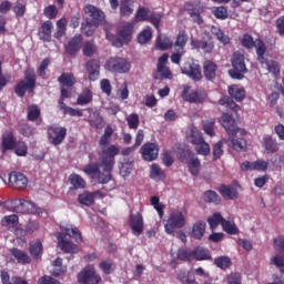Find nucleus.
<instances>
[{"mask_svg": "<svg viewBox=\"0 0 284 284\" xmlns=\"http://www.w3.org/2000/svg\"><path fill=\"white\" fill-rule=\"evenodd\" d=\"M178 278L182 284H199V282H196V276H194V273L191 272H183L180 271L178 274Z\"/></svg>", "mask_w": 284, "mask_h": 284, "instance_id": "obj_48", "label": "nucleus"}, {"mask_svg": "<svg viewBox=\"0 0 284 284\" xmlns=\"http://www.w3.org/2000/svg\"><path fill=\"white\" fill-rule=\"evenodd\" d=\"M204 203H213V205H221V196L216 191L207 190L203 194Z\"/></svg>", "mask_w": 284, "mask_h": 284, "instance_id": "obj_41", "label": "nucleus"}, {"mask_svg": "<svg viewBox=\"0 0 284 284\" xmlns=\"http://www.w3.org/2000/svg\"><path fill=\"white\" fill-rule=\"evenodd\" d=\"M29 254L32 258H41L43 254V243L41 241H33L29 243Z\"/></svg>", "mask_w": 284, "mask_h": 284, "instance_id": "obj_37", "label": "nucleus"}, {"mask_svg": "<svg viewBox=\"0 0 284 284\" xmlns=\"http://www.w3.org/2000/svg\"><path fill=\"white\" fill-rule=\"evenodd\" d=\"M182 227H185V215L181 211H173L164 224L166 234H174L175 230Z\"/></svg>", "mask_w": 284, "mask_h": 284, "instance_id": "obj_5", "label": "nucleus"}, {"mask_svg": "<svg viewBox=\"0 0 284 284\" xmlns=\"http://www.w3.org/2000/svg\"><path fill=\"white\" fill-rule=\"evenodd\" d=\"M112 134H114V130L111 125H108L99 141L100 152H98V154L100 168H102L103 172L100 171L95 176L98 178V183H101L102 185L112 181V171L116 163L115 159L121 152L119 146L110 144V141H112Z\"/></svg>", "mask_w": 284, "mask_h": 284, "instance_id": "obj_1", "label": "nucleus"}, {"mask_svg": "<svg viewBox=\"0 0 284 284\" xmlns=\"http://www.w3.org/2000/svg\"><path fill=\"white\" fill-rule=\"evenodd\" d=\"M129 225L132 230L133 236H141L144 230L143 214H131L129 217Z\"/></svg>", "mask_w": 284, "mask_h": 284, "instance_id": "obj_15", "label": "nucleus"}, {"mask_svg": "<svg viewBox=\"0 0 284 284\" xmlns=\"http://www.w3.org/2000/svg\"><path fill=\"white\" fill-rule=\"evenodd\" d=\"M223 221H225V219L221 213H214L211 217L207 219V223L211 230H216L220 224L223 225Z\"/></svg>", "mask_w": 284, "mask_h": 284, "instance_id": "obj_58", "label": "nucleus"}, {"mask_svg": "<svg viewBox=\"0 0 284 284\" xmlns=\"http://www.w3.org/2000/svg\"><path fill=\"white\" fill-rule=\"evenodd\" d=\"M219 105H224L227 110H233V112H239V110H241V106L230 97H222L219 100Z\"/></svg>", "mask_w": 284, "mask_h": 284, "instance_id": "obj_54", "label": "nucleus"}, {"mask_svg": "<svg viewBox=\"0 0 284 284\" xmlns=\"http://www.w3.org/2000/svg\"><path fill=\"white\" fill-rule=\"evenodd\" d=\"M1 225L3 227H8V230L12 227H17V225H19V215L17 214L6 215L1 221Z\"/></svg>", "mask_w": 284, "mask_h": 284, "instance_id": "obj_53", "label": "nucleus"}, {"mask_svg": "<svg viewBox=\"0 0 284 284\" xmlns=\"http://www.w3.org/2000/svg\"><path fill=\"white\" fill-rule=\"evenodd\" d=\"M222 230L226 232V234H230L231 236H234L239 234L240 230L239 226L234 223V221L225 220L222 222Z\"/></svg>", "mask_w": 284, "mask_h": 284, "instance_id": "obj_47", "label": "nucleus"}, {"mask_svg": "<svg viewBox=\"0 0 284 284\" xmlns=\"http://www.w3.org/2000/svg\"><path fill=\"white\" fill-rule=\"evenodd\" d=\"M17 146V136L12 131H6L1 136V149L2 152H8L10 150H14Z\"/></svg>", "mask_w": 284, "mask_h": 284, "instance_id": "obj_19", "label": "nucleus"}, {"mask_svg": "<svg viewBox=\"0 0 284 284\" xmlns=\"http://www.w3.org/2000/svg\"><path fill=\"white\" fill-rule=\"evenodd\" d=\"M211 34L217 39L223 45H227L230 43V36L225 34L223 30L219 27H212L211 28Z\"/></svg>", "mask_w": 284, "mask_h": 284, "instance_id": "obj_43", "label": "nucleus"}, {"mask_svg": "<svg viewBox=\"0 0 284 284\" xmlns=\"http://www.w3.org/2000/svg\"><path fill=\"white\" fill-rule=\"evenodd\" d=\"M78 202L80 205H87V207H90V205H94V194L85 191L78 195Z\"/></svg>", "mask_w": 284, "mask_h": 284, "instance_id": "obj_51", "label": "nucleus"}, {"mask_svg": "<svg viewBox=\"0 0 284 284\" xmlns=\"http://www.w3.org/2000/svg\"><path fill=\"white\" fill-rule=\"evenodd\" d=\"M168 53H164L158 60V72L162 74L164 79H170V77H172V71H170L169 68H165V65L168 64Z\"/></svg>", "mask_w": 284, "mask_h": 284, "instance_id": "obj_27", "label": "nucleus"}, {"mask_svg": "<svg viewBox=\"0 0 284 284\" xmlns=\"http://www.w3.org/2000/svg\"><path fill=\"white\" fill-rule=\"evenodd\" d=\"M84 68L89 74V81H99V77H101V61L90 59L87 61Z\"/></svg>", "mask_w": 284, "mask_h": 284, "instance_id": "obj_17", "label": "nucleus"}, {"mask_svg": "<svg viewBox=\"0 0 284 284\" xmlns=\"http://www.w3.org/2000/svg\"><path fill=\"white\" fill-rule=\"evenodd\" d=\"M189 141L193 145H197L199 143H202V141H204L203 134H201V131L192 129L189 135Z\"/></svg>", "mask_w": 284, "mask_h": 284, "instance_id": "obj_63", "label": "nucleus"}, {"mask_svg": "<svg viewBox=\"0 0 284 284\" xmlns=\"http://www.w3.org/2000/svg\"><path fill=\"white\" fill-rule=\"evenodd\" d=\"M82 45L83 36L79 33L68 41V43L64 45V51L69 57H74L78 52L81 51Z\"/></svg>", "mask_w": 284, "mask_h": 284, "instance_id": "obj_13", "label": "nucleus"}, {"mask_svg": "<svg viewBox=\"0 0 284 284\" xmlns=\"http://www.w3.org/2000/svg\"><path fill=\"white\" fill-rule=\"evenodd\" d=\"M9 252L16 258L17 263H19V265H30L32 263V257H30L26 251L12 247L9 250Z\"/></svg>", "mask_w": 284, "mask_h": 284, "instance_id": "obj_21", "label": "nucleus"}, {"mask_svg": "<svg viewBox=\"0 0 284 284\" xmlns=\"http://www.w3.org/2000/svg\"><path fill=\"white\" fill-rule=\"evenodd\" d=\"M193 251V260L195 261H212L210 250L203 248L202 246L195 247Z\"/></svg>", "mask_w": 284, "mask_h": 284, "instance_id": "obj_38", "label": "nucleus"}, {"mask_svg": "<svg viewBox=\"0 0 284 284\" xmlns=\"http://www.w3.org/2000/svg\"><path fill=\"white\" fill-rule=\"evenodd\" d=\"M132 32H134L132 23H125L122 26L118 33V40L120 43H128L132 39Z\"/></svg>", "mask_w": 284, "mask_h": 284, "instance_id": "obj_23", "label": "nucleus"}, {"mask_svg": "<svg viewBox=\"0 0 284 284\" xmlns=\"http://www.w3.org/2000/svg\"><path fill=\"white\" fill-rule=\"evenodd\" d=\"M126 123H128L130 130H138L139 129V124L141 123V120L139 119V114L131 113L126 118Z\"/></svg>", "mask_w": 284, "mask_h": 284, "instance_id": "obj_64", "label": "nucleus"}, {"mask_svg": "<svg viewBox=\"0 0 284 284\" xmlns=\"http://www.w3.org/2000/svg\"><path fill=\"white\" fill-rule=\"evenodd\" d=\"M181 97L183 101H186V103H205L207 93L201 89L191 90V87L185 84Z\"/></svg>", "mask_w": 284, "mask_h": 284, "instance_id": "obj_6", "label": "nucleus"}, {"mask_svg": "<svg viewBox=\"0 0 284 284\" xmlns=\"http://www.w3.org/2000/svg\"><path fill=\"white\" fill-rule=\"evenodd\" d=\"M100 160L98 159V163L97 162H91L89 164H87L83 168V172L84 174H87V176H90V179H97V175L100 174Z\"/></svg>", "mask_w": 284, "mask_h": 284, "instance_id": "obj_40", "label": "nucleus"}, {"mask_svg": "<svg viewBox=\"0 0 284 284\" xmlns=\"http://www.w3.org/2000/svg\"><path fill=\"white\" fill-rule=\"evenodd\" d=\"M160 150L161 149L159 148V143L146 142L141 146L140 154L143 161H146L148 163H152V161H156L159 159Z\"/></svg>", "mask_w": 284, "mask_h": 284, "instance_id": "obj_11", "label": "nucleus"}, {"mask_svg": "<svg viewBox=\"0 0 284 284\" xmlns=\"http://www.w3.org/2000/svg\"><path fill=\"white\" fill-rule=\"evenodd\" d=\"M13 150L17 156H28V144L23 141H16Z\"/></svg>", "mask_w": 284, "mask_h": 284, "instance_id": "obj_61", "label": "nucleus"}, {"mask_svg": "<svg viewBox=\"0 0 284 284\" xmlns=\"http://www.w3.org/2000/svg\"><path fill=\"white\" fill-rule=\"evenodd\" d=\"M0 278L2 284H28V281L23 280L21 276H12L10 278L8 271H1Z\"/></svg>", "mask_w": 284, "mask_h": 284, "instance_id": "obj_32", "label": "nucleus"}, {"mask_svg": "<svg viewBox=\"0 0 284 284\" xmlns=\"http://www.w3.org/2000/svg\"><path fill=\"white\" fill-rule=\"evenodd\" d=\"M150 176L151 179L163 181V179H165V173L163 172V170H161V166H159V164L154 163L151 165Z\"/></svg>", "mask_w": 284, "mask_h": 284, "instance_id": "obj_60", "label": "nucleus"}, {"mask_svg": "<svg viewBox=\"0 0 284 284\" xmlns=\"http://www.w3.org/2000/svg\"><path fill=\"white\" fill-rule=\"evenodd\" d=\"M99 268L102 273L110 275L116 270V264L112 260H103L99 263Z\"/></svg>", "mask_w": 284, "mask_h": 284, "instance_id": "obj_49", "label": "nucleus"}, {"mask_svg": "<svg viewBox=\"0 0 284 284\" xmlns=\"http://www.w3.org/2000/svg\"><path fill=\"white\" fill-rule=\"evenodd\" d=\"M99 48H97V44L94 43V40H89L84 42L82 47V52L84 57L92 58L95 52H98Z\"/></svg>", "mask_w": 284, "mask_h": 284, "instance_id": "obj_52", "label": "nucleus"}, {"mask_svg": "<svg viewBox=\"0 0 284 284\" xmlns=\"http://www.w3.org/2000/svg\"><path fill=\"white\" fill-rule=\"evenodd\" d=\"M231 145L236 152H245L247 150V141L245 138H239V133L229 135Z\"/></svg>", "mask_w": 284, "mask_h": 284, "instance_id": "obj_25", "label": "nucleus"}, {"mask_svg": "<svg viewBox=\"0 0 284 284\" xmlns=\"http://www.w3.org/2000/svg\"><path fill=\"white\" fill-rule=\"evenodd\" d=\"M194 153L190 149H184L180 151L178 159L181 161V163H186L189 164L192 159H194Z\"/></svg>", "mask_w": 284, "mask_h": 284, "instance_id": "obj_62", "label": "nucleus"}, {"mask_svg": "<svg viewBox=\"0 0 284 284\" xmlns=\"http://www.w3.org/2000/svg\"><path fill=\"white\" fill-rule=\"evenodd\" d=\"M189 39L187 32L184 30L180 31L174 43L175 48H179V50H185Z\"/></svg>", "mask_w": 284, "mask_h": 284, "instance_id": "obj_55", "label": "nucleus"}, {"mask_svg": "<svg viewBox=\"0 0 284 284\" xmlns=\"http://www.w3.org/2000/svg\"><path fill=\"white\" fill-rule=\"evenodd\" d=\"M9 185L14 190H26L28 187V178L21 172L13 171L9 174Z\"/></svg>", "mask_w": 284, "mask_h": 284, "instance_id": "obj_14", "label": "nucleus"}, {"mask_svg": "<svg viewBox=\"0 0 284 284\" xmlns=\"http://www.w3.org/2000/svg\"><path fill=\"white\" fill-rule=\"evenodd\" d=\"M99 26H101V23L94 22L90 20V18H87L84 22L81 23V30L85 37H92Z\"/></svg>", "mask_w": 284, "mask_h": 284, "instance_id": "obj_29", "label": "nucleus"}, {"mask_svg": "<svg viewBox=\"0 0 284 284\" xmlns=\"http://www.w3.org/2000/svg\"><path fill=\"white\" fill-rule=\"evenodd\" d=\"M191 48L193 50H203V52L210 54L214 50V43L205 40H191Z\"/></svg>", "mask_w": 284, "mask_h": 284, "instance_id": "obj_30", "label": "nucleus"}, {"mask_svg": "<svg viewBox=\"0 0 284 284\" xmlns=\"http://www.w3.org/2000/svg\"><path fill=\"white\" fill-rule=\"evenodd\" d=\"M93 94L92 90L85 88L82 93L77 99L78 105H88V103H92Z\"/></svg>", "mask_w": 284, "mask_h": 284, "instance_id": "obj_45", "label": "nucleus"}, {"mask_svg": "<svg viewBox=\"0 0 284 284\" xmlns=\"http://www.w3.org/2000/svg\"><path fill=\"white\" fill-rule=\"evenodd\" d=\"M182 74H186V77H190V79L195 82L203 79V74L201 73V64H197L196 62L186 63L182 68Z\"/></svg>", "mask_w": 284, "mask_h": 284, "instance_id": "obj_18", "label": "nucleus"}, {"mask_svg": "<svg viewBox=\"0 0 284 284\" xmlns=\"http://www.w3.org/2000/svg\"><path fill=\"white\" fill-rule=\"evenodd\" d=\"M130 68H132V65L128 60L119 57L110 58L105 63V69L109 72H115L118 74H126V72H130Z\"/></svg>", "mask_w": 284, "mask_h": 284, "instance_id": "obj_7", "label": "nucleus"}, {"mask_svg": "<svg viewBox=\"0 0 284 284\" xmlns=\"http://www.w3.org/2000/svg\"><path fill=\"white\" fill-rule=\"evenodd\" d=\"M262 145L266 154H276V152H278L280 150L278 142H276V140L272 138V135H265L263 138Z\"/></svg>", "mask_w": 284, "mask_h": 284, "instance_id": "obj_24", "label": "nucleus"}, {"mask_svg": "<svg viewBox=\"0 0 284 284\" xmlns=\"http://www.w3.org/2000/svg\"><path fill=\"white\" fill-rule=\"evenodd\" d=\"M58 82L61 88H72L77 84V78L72 72H63L59 78Z\"/></svg>", "mask_w": 284, "mask_h": 284, "instance_id": "obj_28", "label": "nucleus"}, {"mask_svg": "<svg viewBox=\"0 0 284 284\" xmlns=\"http://www.w3.org/2000/svg\"><path fill=\"white\" fill-rule=\"evenodd\" d=\"M220 123L227 132L229 136H233V134H240L243 136L245 134V130H241L236 126V120L230 113H223L220 118Z\"/></svg>", "mask_w": 284, "mask_h": 284, "instance_id": "obj_12", "label": "nucleus"}, {"mask_svg": "<svg viewBox=\"0 0 284 284\" xmlns=\"http://www.w3.org/2000/svg\"><path fill=\"white\" fill-rule=\"evenodd\" d=\"M229 94L231 99L236 100L239 103L245 99V88L239 84H232L229 88Z\"/></svg>", "mask_w": 284, "mask_h": 284, "instance_id": "obj_31", "label": "nucleus"}, {"mask_svg": "<svg viewBox=\"0 0 284 284\" xmlns=\"http://www.w3.org/2000/svg\"><path fill=\"white\" fill-rule=\"evenodd\" d=\"M219 192L226 201H236L239 199V191L233 185L222 184L219 187Z\"/></svg>", "mask_w": 284, "mask_h": 284, "instance_id": "obj_22", "label": "nucleus"}, {"mask_svg": "<svg viewBox=\"0 0 284 284\" xmlns=\"http://www.w3.org/2000/svg\"><path fill=\"white\" fill-rule=\"evenodd\" d=\"M24 79L28 84V92H34V88L37 87V73H34V69H27L24 71Z\"/></svg>", "mask_w": 284, "mask_h": 284, "instance_id": "obj_36", "label": "nucleus"}, {"mask_svg": "<svg viewBox=\"0 0 284 284\" xmlns=\"http://www.w3.org/2000/svg\"><path fill=\"white\" fill-rule=\"evenodd\" d=\"M69 182L72 185L73 190H85V186L88 185L85 180L77 173H72L69 176Z\"/></svg>", "mask_w": 284, "mask_h": 284, "instance_id": "obj_39", "label": "nucleus"}, {"mask_svg": "<svg viewBox=\"0 0 284 284\" xmlns=\"http://www.w3.org/2000/svg\"><path fill=\"white\" fill-rule=\"evenodd\" d=\"M203 70L206 81H214V79H216V70H219V65H216L212 60H206L203 63Z\"/></svg>", "mask_w": 284, "mask_h": 284, "instance_id": "obj_26", "label": "nucleus"}, {"mask_svg": "<svg viewBox=\"0 0 284 284\" xmlns=\"http://www.w3.org/2000/svg\"><path fill=\"white\" fill-rule=\"evenodd\" d=\"M27 119L31 122L39 121V119H41V109L39 105L32 104L28 106Z\"/></svg>", "mask_w": 284, "mask_h": 284, "instance_id": "obj_46", "label": "nucleus"}, {"mask_svg": "<svg viewBox=\"0 0 284 284\" xmlns=\"http://www.w3.org/2000/svg\"><path fill=\"white\" fill-rule=\"evenodd\" d=\"M205 227L206 224L204 221L195 222L192 227L191 236L196 241H201V239H203V236L205 235Z\"/></svg>", "mask_w": 284, "mask_h": 284, "instance_id": "obj_33", "label": "nucleus"}, {"mask_svg": "<svg viewBox=\"0 0 284 284\" xmlns=\"http://www.w3.org/2000/svg\"><path fill=\"white\" fill-rule=\"evenodd\" d=\"M172 40L165 34H159L156 39V48L158 50H170L172 48Z\"/></svg>", "mask_w": 284, "mask_h": 284, "instance_id": "obj_44", "label": "nucleus"}, {"mask_svg": "<svg viewBox=\"0 0 284 284\" xmlns=\"http://www.w3.org/2000/svg\"><path fill=\"white\" fill-rule=\"evenodd\" d=\"M266 69L268 70L270 74H272L275 79L281 75V65L278 62L274 60H265Z\"/></svg>", "mask_w": 284, "mask_h": 284, "instance_id": "obj_57", "label": "nucleus"}, {"mask_svg": "<svg viewBox=\"0 0 284 284\" xmlns=\"http://www.w3.org/2000/svg\"><path fill=\"white\" fill-rule=\"evenodd\" d=\"M152 11L148 7H140L135 13V21H150Z\"/></svg>", "mask_w": 284, "mask_h": 284, "instance_id": "obj_56", "label": "nucleus"}, {"mask_svg": "<svg viewBox=\"0 0 284 284\" xmlns=\"http://www.w3.org/2000/svg\"><path fill=\"white\" fill-rule=\"evenodd\" d=\"M83 12L87 14V17H90L91 21L94 23H101L102 21H105V13L93 4H85Z\"/></svg>", "mask_w": 284, "mask_h": 284, "instance_id": "obj_16", "label": "nucleus"}, {"mask_svg": "<svg viewBox=\"0 0 284 284\" xmlns=\"http://www.w3.org/2000/svg\"><path fill=\"white\" fill-rule=\"evenodd\" d=\"M78 283L80 284H99L101 283V275L97 273V268L88 265L78 274Z\"/></svg>", "mask_w": 284, "mask_h": 284, "instance_id": "obj_8", "label": "nucleus"}, {"mask_svg": "<svg viewBox=\"0 0 284 284\" xmlns=\"http://www.w3.org/2000/svg\"><path fill=\"white\" fill-rule=\"evenodd\" d=\"M190 174L192 176H199L201 174V160L194 155L189 163H186Z\"/></svg>", "mask_w": 284, "mask_h": 284, "instance_id": "obj_42", "label": "nucleus"}, {"mask_svg": "<svg viewBox=\"0 0 284 284\" xmlns=\"http://www.w3.org/2000/svg\"><path fill=\"white\" fill-rule=\"evenodd\" d=\"M232 69L229 70V75L231 79H236L241 81L244 79V74L247 72V67L245 65V54L236 51L233 53L232 60Z\"/></svg>", "mask_w": 284, "mask_h": 284, "instance_id": "obj_3", "label": "nucleus"}, {"mask_svg": "<svg viewBox=\"0 0 284 284\" xmlns=\"http://www.w3.org/2000/svg\"><path fill=\"white\" fill-rule=\"evenodd\" d=\"M52 28H54V26L50 20L42 23L38 30L40 41H43V43H50L52 41Z\"/></svg>", "mask_w": 284, "mask_h": 284, "instance_id": "obj_20", "label": "nucleus"}, {"mask_svg": "<svg viewBox=\"0 0 284 284\" xmlns=\"http://www.w3.org/2000/svg\"><path fill=\"white\" fill-rule=\"evenodd\" d=\"M187 14L193 19L194 23L197 26H202L203 18L201 17V10L199 9V4L189 3L186 8Z\"/></svg>", "mask_w": 284, "mask_h": 284, "instance_id": "obj_35", "label": "nucleus"}, {"mask_svg": "<svg viewBox=\"0 0 284 284\" xmlns=\"http://www.w3.org/2000/svg\"><path fill=\"white\" fill-rule=\"evenodd\" d=\"M65 32H68V19L61 18L57 21V31L53 33V37L58 41H61L65 37Z\"/></svg>", "mask_w": 284, "mask_h": 284, "instance_id": "obj_34", "label": "nucleus"}, {"mask_svg": "<svg viewBox=\"0 0 284 284\" xmlns=\"http://www.w3.org/2000/svg\"><path fill=\"white\" fill-rule=\"evenodd\" d=\"M47 134L49 143L52 145H61V143L65 141V136H68V129L53 124L48 128Z\"/></svg>", "mask_w": 284, "mask_h": 284, "instance_id": "obj_9", "label": "nucleus"}, {"mask_svg": "<svg viewBox=\"0 0 284 284\" xmlns=\"http://www.w3.org/2000/svg\"><path fill=\"white\" fill-rule=\"evenodd\" d=\"M214 265L220 270H227V267H232V260L225 255L219 256L214 260Z\"/></svg>", "mask_w": 284, "mask_h": 284, "instance_id": "obj_59", "label": "nucleus"}, {"mask_svg": "<svg viewBox=\"0 0 284 284\" xmlns=\"http://www.w3.org/2000/svg\"><path fill=\"white\" fill-rule=\"evenodd\" d=\"M176 257L179 258V261H184L187 263H190V261H194L193 251L192 248H189V247L179 248L176 253Z\"/></svg>", "mask_w": 284, "mask_h": 284, "instance_id": "obj_50", "label": "nucleus"}, {"mask_svg": "<svg viewBox=\"0 0 284 284\" xmlns=\"http://www.w3.org/2000/svg\"><path fill=\"white\" fill-rule=\"evenodd\" d=\"M241 44L247 50H252V48H255L257 61L263 65V63L265 62V53L267 52V47L265 45V42H263V40L256 39L254 41V38L252 36L245 33L241 40Z\"/></svg>", "mask_w": 284, "mask_h": 284, "instance_id": "obj_2", "label": "nucleus"}, {"mask_svg": "<svg viewBox=\"0 0 284 284\" xmlns=\"http://www.w3.org/2000/svg\"><path fill=\"white\" fill-rule=\"evenodd\" d=\"M6 207L9 212H16L17 214H32L36 206L34 203L24 199H14L6 202Z\"/></svg>", "mask_w": 284, "mask_h": 284, "instance_id": "obj_4", "label": "nucleus"}, {"mask_svg": "<svg viewBox=\"0 0 284 284\" xmlns=\"http://www.w3.org/2000/svg\"><path fill=\"white\" fill-rule=\"evenodd\" d=\"M58 247L64 252V254H77L79 252V246L72 241L68 240L70 235V230L67 229L65 233H57Z\"/></svg>", "mask_w": 284, "mask_h": 284, "instance_id": "obj_10", "label": "nucleus"}]
</instances>
